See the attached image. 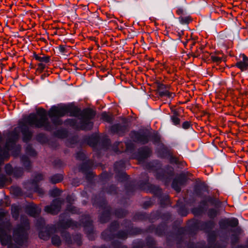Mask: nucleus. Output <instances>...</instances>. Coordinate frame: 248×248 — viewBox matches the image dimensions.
Segmentation results:
<instances>
[{
  "mask_svg": "<svg viewBox=\"0 0 248 248\" xmlns=\"http://www.w3.org/2000/svg\"><path fill=\"white\" fill-rule=\"evenodd\" d=\"M51 242L53 245L59 246L61 245V240L58 235H54L51 238Z\"/></svg>",
  "mask_w": 248,
  "mask_h": 248,
  "instance_id": "4be33fe9",
  "label": "nucleus"
},
{
  "mask_svg": "<svg viewBox=\"0 0 248 248\" xmlns=\"http://www.w3.org/2000/svg\"><path fill=\"white\" fill-rule=\"evenodd\" d=\"M62 202L60 199H55L50 205L45 207V212L52 215L58 214L60 210Z\"/></svg>",
  "mask_w": 248,
  "mask_h": 248,
  "instance_id": "20e7f679",
  "label": "nucleus"
},
{
  "mask_svg": "<svg viewBox=\"0 0 248 248\" xmlns=\"http://www.w3.org/2000/svg\"><path fill=\"white\" fill-rule=\"evenodd\" d=\"M178 19L180 23L183 25L188 24L192 21L191 17L186 14L183 16H179Z\"/></svg>",
  "mask_w": 248,
  "mask_h": 248,
  "instance_id": "2eb2a0df",
  "label": "nucleus"
},
{
  "mask_svg": "<svg viewBox=\"0 0 248 248\" xmlns=\"http://www.w3.org/2000/svg\"><path fill=\"white\" fill-rule=\"evenodd\" d=\"M60 193V190L58 188H55L50 191V195L53 197L58 196Z\"/></svg>",
  "mask_w": 248,
  "mask_h": 248,
  "instance_id": "a878e982",
  "label": "nucleus"
},
{
  "mask_svg": "<svg viewBox=\"0 0 248 248\" xmlns=\"http://www.w3.org/2000/svg\"><path fill=\"white\" fill-rule=\"evenodd\" d=\"M208 240L210 241H214L215 240V235L214 232H211L208 234Z\"/></svg>",
  "mask_w": 248,
  "mask_h": 248,
  "instance_id": "58836bf2",
  "label": "nucleus"
},
{
  "mask_svg": "<svg viewBox=\"0 0 248 248\" xmlns=\"http://www.w3.org/2000/svg\"><path fill=\"white\" fill-rule=\"evenodd\" d=\"M116 225H117V223L116 222H113L112 224V226L111 227H112L113 226H116Z\"/></svg>",
  "mask_w": 248,
  "mask_h": 248,
  "instance_id": "09e8293b",
  "label": "nucleus"
},
{
  "mask_svg": "<svg viewBox=\"0 0 248 248\" xmlns=\"http://www.w3.org/2000/svg\"><path fill=\"white\" fill-rule=\"evenodd\" d=\"M13 225L9 212L0 210V242L2 246L8 248H19L16 245L22 246L28 242L29 238L28 226L22 224L17 225L12 231Z\"/></svg>",
  "mask_w": 248,
  "mask_h": 248,
  "instance_id": "f03ea898",
  "label": "nucleus"
},
{
  "mask_svg": "<svg viewBox=\"0 0 248 248\" xmlns=\"http://www.w3.org/2000/svg\"><path fill=\"white\" fill-rule=\"evenodd\" d=\"M38 223L40 224H39L40 226H43V225L45 223V220L42 218H39L38 220Z\"/></svg>",
  "mask_w": 248,
  "mask_h": 248,
  "instance_id": "a19ab883",
  "label": "nucleus"
},
{
  "mask_svg": "<svg viewBox=\"0 0 248 248\" xmlns=\"http://www.w3.org/2000/svg\"><path fill=\"white\" fill-rule=\"evenodd\" d=\"M33 57L34 58L40 62H45V63H48L49 62L50 60V57L49 56H46L44 55H43L42 56H39L36 53H34L33 54Z\"/></svg>",
  "mask_w": 248,
  "mask_h": 248,
  "instance_id": "4468645a",
  "label": "nucleus"
},
{
  "mask_svg": "<svg viewBox=\"0 0 248 248\" xmlns=\"http://www.w3.org/2000/svg\"><path fill=\"white\" fill-rule=\"evenodd\" d=\"M176 13L179 16H183L186 15V13L184 10L181 8L178 9L176 10Z\"/></svg>",
  "mask_w": 248,
  "mask_h": 248,
  "instance_id": "4c0bfd02",
  "label": "nucleus"
},
{
  "mask_svg": "<svg viewBox=\"0 0 248 248\" xmlns=\"http://www.w3.org/2000/svg\"><path fill=\"white\" fill-rule=\"evenodd\" d=\"M62 179L63 176L62 174H55L51 177L50 181L53 184H56L62 181Z\"/></svg>",
  "mask_w": 248,
  "mask_h": 248,
  "instance_id": "6ab92c4d",
  "label": "nucleus"
},
{
  "mask_svg": "<svg viewBox=\"0 0 248 248\" xmlns=\"http://www.w3.org/2000/svg\"><path fill=\"white\" fill-rule=\"evenodd\" d=\"M8 180L4 175L0 176V187H2L7 183Z\"/></svg>",
  "mask_w": 248,
  "mask_h": 248,
  "instance_id": "7c9ffc66",
  "label": "nucleus"
},
{
  "mask_svg": "<svg viewBox=\"0 0 248 248\" xmlns=\"http://www.w3.org/2000/svg\"><path fill=\"white\" fill-rule=\"evenodd\" d=\"M238 224V220L236 218H227L223 219L219 222V225L221 228H225L227 226L235 227Z\"/></svg>",
  "mask_w": 248,
  "mask_h": 248,
  "instance_id": "0eeeda50",
  "label": "nucleus"
},
{
  "mask_svg": "<svg viewBox=\"0 0 248 248\" xmlns=\"http://www.w3.org/2000/svg\"><path fill=\"white\" fill-rule=\"evenodd\" d=\"M109 231H105L102 234V236L103 237V238L104 239H107L108 238L107 237L105 236V235Z\"/></svg>",
  "mask_w": 248,
  "mask_h": 248,
  "instance_id": "c03bdc74",
  "label": "nucleus"
},
{
  "mask_svg": "<svg viewBox=\"0 0 248 248\" xmlns=\"http://www.w3.org/2000/svg\"><path fill=\"white\" fill-rule=\"evenodd\" d=\"M43 179V176L41 173L37 174L33 180L32 183L36 184L38 182Z\"/></svg>",
  "mask_w": 248,
  "mask_h": 248,
  "instance_id": "bb28decb",
  "label": "nucleus"
},
{
  "mask_svg": "<svg viewBox=\"0 0 248 248\" xmlns=\"http://www.w3.org/2000/svg\"><path fill=\"white\" fill-rule=\"evenodd\" d=\"M191 126V124L188 121H185L182 124V127L185 129H188Z\"/></svg>",
  "mask_w": 248,
  "mask_h": 248,
  "instance_id": "e433bc0d",
  "label": "nucleus"
},
{
  "mask_svg": "<svg viewBox=\"0 0 248 248\" xmlns=\"http://www.w3.org/2000/svg\"><path fill=\"white\" fill-rule=\"evenodd\" d=\"M101 118L102 119L107 122H111L112 121L113 118L111 115H109L106 112H103L101 114Z\"/></svg>",
  "mask_w": 248,
  "mask_h": 248,
  "instance_id": "412c9836",
  "label": "nucleus"
},
{
  "mask_svg": "<svg viewBox=\"0 0 248 248\" xmlns=\"http://www.w3.org/2000/svg\"><path fill=\"white\" fill-rule=\"evenodd\" d=\"M1 201H0V205H1Z\"/></svg>",
  "mask_w": 248,
  "mask_h": 248,
  "instance_id": "6e6d98bb",
  "label": "nucleus"
},
{
  "mask_svg": "<svg viewBox=\"0 0 248 248\" xmlns=\"http://www.w3.org/2000/svg\"><path fill=\"white\" fill-rule=\"evenodd\" d=\"M20 210V208L17 205L13 204L11 206L12 216L16 220L18 219L19 217Z\"/></svg>",
  "mask_w": 248,
  "mask_h": 248,
  "instance_id": "ddd939ff",
  "label": "nucleus"
},
{
  "mask_svg": "<svg viewBox=\"0 0 248 248\" xmlns=\"http://www.w3.org/2000/svg\"><path fill=\"white\" fill-rule=\"evenodd\" d=\"M59 49L61 52H63L65 51V47L63 46H60Z\"/></svg>",
  "mask_w": 248,
  "mask_h": 248,
  "instance_id": "a18cd8bd",
  "label": "nucleus"
},
{
  "mask_svg": "<svg viewBox=\"0 0 248 248\" xmlns=\"http://www.w3.org/2000/svg\"><path fill=\"white\" fill-rule=\"evenodd\" d=\"M181 183L178 182L177 179H175L172 182V187L177 192H179L181 190Z\"/></svg>",
  "mask_w": 248,
  "mask_h": 248,
  "instance_id": "aec40b11",
  "label": "nucleus"
},
{
  "mask_svg": "<svg viewBox=\"0 0 248 248\" xmlns=\"http://www.w3.org/2000/svg\"><path fill=\"white\" fill-rule=\"evenodd\" d=\"M62 236L63 237H64L65 239V241L68 243L70 244V236L68 233L66 232H62Z\"/></svg>",
  "mask_w": 248,
  "mask_h": 248,
  "instance_id": "cd10ccee",
  "label": "nucleus"
},
{
  "mask_svg": "<svg viewBox=\"0 0 248 248\" xmlns=\"http://www.w3.org/2000/svg\"><path fill=\"white\" fill-rule=\"evenodd\" d=\"M240 57L242 58V60L236 63L235 66L240 69L242 71L248 70V57L244 54H241Z\"/></svg>",
  "mask_w": 248,
  "mask_h": 248,
  "instance_id": "423d86ee",
  "label": "nucleus"
},
{
  "mask_svg": "<svg viewBox=\"0 0 248 248\" xmlns=\"http://www.w3.org/2000/svg\"><path fill=\"white\" fill-rule=\"evenodd\" d=\"M69 114L70 116L78 117L80 120L71 119L67 120L68 124L75 129L90 130L93 127L90 121L95 116V112L92 109L87 108L81 110L76 107H53L48 111V116L52 119L55 125L62 124L60 117Z\"/></svg>",
  "mask_w": 248,
  "mask_h": 248,
  "instance_id": "f257e3e1",
  "label": "nucleus"
},
{
  "mask_svg": "<svg viewBox=\"0 0 248 248\" xmlns=\"http://www.w3.org/2000/svg\"><path fill=\"white\" fill-rule=\"evenodd\" d=\"M67 210L73 214H75L78 212L77 208L71 205L67 207Z\"/></svg>",
  "mask_w": 248,
  "mask_h": 248,
  "instance_id": "c9c22d12",
  "label": "nucleus"
},
{
  "mask_svg": "<svg viewBox=\"0 0 248 248\" xmlns=\"http://www.w3.org/2000/svg\"><path fill=\"white\" fill-rule=\"evenodd\" d=\"M11 191L16 196H19L22 194L21 188L17 186L12 187Z\"/></svg>",
  "mask_w": 248,
  "mask_h": 248,
  "instance_id": "5701e85b",
  "label": "nucleus"
},
{
  "mask_svg": "<svg viewBox=\"0 0 248 248\" xmlns=\"http://www.w3.org/2000/svg\"><path fill=\"white\" fill-rule=\"evenodd\" d=\"M45 68V65L42 63H40L38 64V69L41 71H43Z\"/></svg>",
  "mask_w": 248,
  "mask_h": 248,
  "instance_id": "ea45409f",
  "label": "nucleus"
},
{
  "mask_svg": "<svg viewBox=\"0 0 248 248\" xmlns=\"http://www.w3.org/2000/svg\"><path fill=\"white\" fill-rule=\"evenodd\" d=\"M99 141V138L97 136H92L89 141V144L92 147H95Z\"/></svg>",
  "mask_w": 248,
  "mask_h": 248,
  "instance_id": "a211bd4d",
  "label": "nucleus"
},
{
  "mask_svg": "<svg viewBox=\"0 0 248 248\" xmlns=\"http://www.w3.org/2000/svg\"><path fill=\"white\" fill-rule=\"evenodd\" d=\"M26 152L27 155L32 156H34L36 155L35 151L31 146L27 147Z\"/></svg>",
  "mask_w": 248,
  "mask_h": 248,
  "instance_id": "b1692460",
  "label": "nucleus"
},
{
  "mask_svg": "<svg viewBox=\"0 0 248 248\" xmlns=\"http://www.w3.org/2000/svg\"><path fill=\"white\" fill-rule=\"evenodd\" d=\"M162 95L167 96L169 98H172L174 96V94L173 93H170L168 91H165L162 93Z\"/></svg>",
  "mask_w": 248,
  "mask_h": 248,
  "instance_id": "72a5a7b5",
  "label": "nucleus"
},
{
  "mask_svg": "<svg viewBox=\"0 0 248 248\" xmlns=\"http://www.w3.org/2000/svg\"><path fill=\"white\" fill-rule=\"evenodd\" d=\"M71 196H68L67 197V200L68 202H71Z\"/></svg>",
  "mask_w": 248,
  "mask_h": 248,
  "instance_id": "de8ad7c7",
  "label": "nucleus"
},
{
  "mask_svg": "<svg viewBox=\"0 0 248 248\" xmlns=\"http://www.w3.org/2000/svg\"><path fill=\"white\" fill-rule=\"evenodd\" d=\"M170 119L173 124L178 125L180 124V119L179 118V114L177 111H174L173 115L170 116Z\"/></svg>",
  "mask_w": 248,
  "mask_h": 248,
  "instance_id": "dca6fc26",
  "label": "nucleus"
},
{
  "mask_svg": "<svg viewBox=\"0 0 248 248\" xmlns=\"http://www.w3.org/2000/svg\"><path fill=\"white\" fill-rule=\"evenodd\" d=\"M21 161L25 170L29 171L31 170V165L28 157L25 155H22L21 157Z\"/></svg>",
  "mask_w": 248,
  "mask_h": 248,
  "instance_id": "9b49d317",
  "label": "nucleus"
},
{
  "mask_svg": "<svg viewBox=\"0 0 248 248\" xmlns=\"http://www.w3.org/2000/svg\"><path fill=\"white\" fill-rule=\"evenodd\" d=\"M217 215V212L216 210L214 209H211L208 211V215L210 217H214Z\"/></svg>",
  "mask_w": 248,
  "mask_h": 248,
  "instance_id": "473e14b6",
  "label": "nucleus"
},
{
  "mask_svg": "<svg viewBox=\"0 0 248 248\" xmlns=\"http://www.w3.org/2000/svg\"><path fill=\"white\" fill-rule=\"evenodd\" d=\"M85 156V154L82 152H79L76 155V158L79 160H84Z\"/></svg>",
  "mask_w": 248,
  "mask_h": 248,
  "instance_id": "f704fd0d",
  "label": "nucleus"
},
{
  "mask_svg": "<svg viewBox=\"0 0 248 248\" xmlns=\"http://www.w3.org/2000/svg\"><path fill=\"white\" fill-rule=\"evenodd\" d=\"M211 59L212 61L217 63H219L222 61V58L215 55H212L211 56Z\"/></svg>",
  "mask_w": 248,
  "mask_h": 248,
  "instance_id": "c756f323",
  "label": "nucleus"
},
{
  "mask_svg": "<svg viewBox=\"0 0 248 248\" xmlns=\"http://www.w3.org/2000/svg\"><path fill=\"white\" fill-rule=\"evenodd\" d=\"M215 223L213 220H210L202 224V229L208 232L209 230L213 228Z\"/></svg>",
  "mask_w": 248,
  "mask_h": 248,
  "instance_id": "f3484780",
  "label": "nucleus"
},
{
  "mask_svg": "<svg viewBox=\"0 0 248 248\" xmlns=\"http://www.w3.org/2000/svg\"><path fill=\"white\" fill-rule=\"evenodd\" d=\"M194 57H198V54H194Z\"/></svg>",
  "mask_w": 248,
  "mask_h": 248,
  "instance_id": "8fccbe9b",
  "label": "nucleus"
},
{
  "mask_svg": "<svg viewBox=\"0 0 248 248\" xmlns=\"http://www.w3.org/2000/svg\"><path fill=\"white\" fill-rule=\"evenodd\" d=\"M173 173V170L171 171V175Z\"/></svg>",
  "mask_w": 248,
  "mask_h": 248,
  "instance_id": "864d4df0",
  "label": "nucleus"
},
{
  "mask_svg": "<svg viewBox=\"0 0 248 248\" xmlns=\"http://www.w3.org/2000/svg\"><path fill=\"white\" fill-rule=\"evenodd\" d=\"M126 130V127L122 126L120 124H116L112 125L111 127V131L113 133L121 134L124 133Z\"/></svg>",
  "mask_w": 248,
  "mask_h": 248,
  "instance_id": "9d476101",
  "label": "nucleus"
},
{
  "mask_svg": "<svg viewBox=\"0 0 248 248\" xmlns=\"http://www.w3.org/2000/svg\"><path fill=\"white\" fill-rule=\"evenodd\" d=\"M34 191L37 192H38V193H39L40 194H42L43 193V190L42 189H39V188H37V187H36L35 188Z\"/></svg>",
  "mask_w": 248,
  "mask_h": 248,
  "instance_id": "79ce46f5",
  "label": "nucleus"
},
{
  "mask_svg": "<svg viewBox=\"0 0 248 248\" xmlns=\"http://www.w3.org/2000/svg\"><path fill=\"white\" fill-rule=\"evenodd\" d=\"M157 178H158V179H160V178L159 177V176H157Z\"/></svg>",
  "mask_w": 248,
  "mask_h": 248,
  "instance_id": "5fc2aeb1",
  "label": "nucleus"
},
{
  "mask_svg": "<svg viewBox=\"0 0 248 248\" xmlns=\"http://www.w3.org/2000/svg\"><path fill=\"white\" fill-rule=\"evenodd\" d=\"M139 154L140 159H144L150 155L151 150L149 148L144 147L139 150Z\"/></svg>",
  "mask_w": 248,
  "mask_h": 248,
  "instance_id": "f8f14e48",
  "label": "nucleus"
},
{
  "mask_svg": "<svg viewBox=\"0 0 248 248\" xmlns=\"http://www.w3.org/2000/svg\"><path fill=\"white\" fill-rule=\"evenodd\" d=\"M74 222H73L70 219H67L66 220H60L58 224L57 228L55 227V232H58L60 231V229H66L68 227L72 226L74 224Z\"/></svg>",
  "mask_w": 248,
  "mask_h": 248,
  "instance_id": "1a4fd4ad",
  "label": "nucleus"
},
{
  "mask_svg": "<svg viewBox=\"0 0 248 248\" xmlns=\"http://www.w3.org/2000/svg\"><path fill=\"white\" fill-rule=\"evenodd\" d=\"M117 236L118 238L124 239L127 237V233L124 231L120 232L118 233Z\"/></svg>",
  "mask_w": 248,
  "mask_h": 248,
  "instance_id": "2f4dec72",
  "label": "nucleus"
},
{
  "mask_svg": "<svg viewBox=\"0 0 248 248\" xmlns=\"http://www.w3.org/2000/svg\"><path fill=\"white\" fill-rule=\"evenodd\" d=\"M115 248H127V247L124 246H121L120 245H118V246L115 247Z\"/></svg>",
  "mask_w": 248,
  "mask_h": 248,
  "instance_id": "49530a36",
  "label": "nucleus"
},
{
  "mask_svg": "<svg viewBox=\"0 0 248 248\" xmlns=\"http://www.w3.org/2000/svg\"><path fill=\"white\" fill-rule=\"evenodd\" d=\"M183 176H183V174H181V175H180L179 177H181V178H182Z\"/></svg>",
  "mask_w": 248,
  "mask_h": 248,
  "instance_id": "3c124183",
  "label": "nucleus"
},
{
  "mask_svg": "<svg viewBox=\"0 0 248 248\" xmlns=\"http://www.w3.org/2000/svg\"><path fill=\"white\" fill-rule=\"evenodd\" d=\"M26 212L31 216L36 217L41 212V208L34 204H31L26 207Z\"/></svg>",
  "mask_w": 248,
  "mask_h": 248,
  "instance_id": "6e6552de",
  "label": "nucleus"
},
{
  "mask_svg": "<svg viewBox=\"0 0 248 248\" xmlns=\"http://www.w3.org/2000/svg\"><path fill=\"white\" fill-rule=\"evenodd\" d=\"M39 236L42 239L47 240L49 238V233L47 232H40L39 233Z\"/></svg>",
  "mask_w": 248,
  "mask_h": 248,
  "instance_id": "c85d7f7f",
  "label": "nucleus"
},
{
  "mask_svg": "<svg viewBox=\"0 0 248 248\" xmlns=\"http://www.w3.org/2000/svg\"><path fill=\"white\" fill-rule=\"evenodd\" d=\"M130 135L134 141L143 144L148 143L151 138L150 133L147 132L132 131Z\"/></svg>",
  "mask_w": 248,
  "mask_h": 248,
  "instance_id": "7ed1b4c3",
  "label": "nucleus"
},
{
  "mask_svg": "<svg viewBox=\"0 0 248 248\" xmlns=\"http://www.w3.org/2000/svg\"><path fill=\"white\" fill-rule=\"evenodd\" d=\"M6 173L13 177L18 178L23 174V169L21 168H13L10 164H7L5 166Z\"/></svg>",
  "mask_w": 248,
  "mask_h": 248,
  "instance_id": "39448f33",
  "label": "nucleus"
},
{
  "mask_svg": "<svg viewBox=\"0 0 248 248\" xmlns=\"http://www.w3.org/2000/svg\"><path fill=\"white\" fill-rule=\"evenodd\" d=\"M92 221L90 220V219H88L87 222L85 224V226H92Z\"/></svg>",
  "mask_w": 248,
  "mask_h": 248,
  "instance_id": "37998d69",
  "label": "nucleus"
},
{
  "mask_svg": "<svg viewBox=\"0 0 248 248\" xmlns=\"http://www.w3.org/2000/svg\"><path fill=\"white\" fill-rule=\"evenodd\" d=\"M193 212L194 214H195V211L194 210H193Z\"/></svg>",
  "mask_w": 248,
  "mask_h": 248,
  "instance_id": "603ef678",
  "label": "nucleus"
},
{
  "mask_svg": "<svg viewBox=\"0 0 248 248\" xmlns=\"http://www.w3.org/2000/svg\"><path fill=\"white\" fill-rule=\"evenodd\" d=\"M109 217V213H104L100 217V221L102 223L106 222Z\"/></svg>",
  "mask_w": 248,
  "mask_h": 248,
  "instance_id": "393cba45",
  "label": "nucleus"
}]
</instances>
